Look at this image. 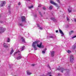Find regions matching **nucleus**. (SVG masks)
<instances>
[{"mask_svg": "<svg viewBox=\"0 0 76 76\" xmlns=\"http://www.w3.org/2000/svg\"><path fill=\"white\" fill-rule=\"evenodd\" d=\"M21 21L23 22H26V18H25V17L23 16H21Z\"/></svg>", "mask_w": 76, "mask_h": 76, "instance_id": "nucleus-4", "label": "nucleus"}, {"mask_svg": "<svg viewBox=\"0 0 76 76\" xmlns=\"http://www.w3.org/2000/svg\"><path fill=\"white\" fill-rule=\"evenodd\" d=\"M20 52L19 50H16V52L14 54V56L15 55V54H17V53L18 54V55L16 58L17 60H19V59H20V58H22V55H21V53H20Z\"/></svg>", "mask_w": 76, "mask_h": 76, "instance_id": "nucleus-2", "label": "nucleus"}, {"mask_svg": "<svg viewBox=\"0 0 76 76\" xmlns=\"http://www.w3.org/2000/svg\"><path fill=\"white\" fill-rule=\"evenodd\" d=\"M38 13L39 15H40L41 17H42V14H41V12H39Z\"/></svg>", "mask_w": 76, "mask_h": 76, "instance_id": "nucleus-23", "label": "nucleus"}, {"mask_svg": "<svg viewBox=\"0 0 76 76\" xmlns=\"http://www.w3.org/2000/svg\"><path fill=\"white\" fill-rule=\"evenodd\" d=\"M14 51H13V50H12L11 51V52L10 53V54H12L13 53V52Z\"/></svg>", "mask_w": 76, "mask_h": 76, "instance_id": "nucleus-26", "label": "nucleus"}, {"mask_svg": "<svg viewBox=\"0 0 76 76\" xmlns=\"http://www.w3.org/2000/svg\"><path fill=\"white\" fill-rule=\"evenodd\" d=\"M37 26L39 27V29H40V30H42V27H40V25L39 24H37Z\"/></svg>", "mask_w": 76, "mask_h": 76, "instance_id": "nucleus-9", "label": "nucleus"}, {"mask_svg": "<svg viewBox=\"0 0 76 76\" xmlns=\"http://www.w3.org/2000/svg\"><path fill=\"white\" fill-rule=\"evenodd\" d=\"M43 10H45L46 9V8L45 7H43Z\"/></svg>", "mask_w": 76, "mask_h": 76, "instance_id": "nucleus-29", "label": "nucleus"}, {"mask_svg": "<svg viewBox=\"0 0 76 76\" xmlns=\"http://www.w3.org/2000/svg\"><path fill=\"white\" fill-rule=\"evenodd\" d=\"M41 5H38V7H41Z\"/></svg>", "mask_w": 76, "mask_h": 76, "instance_id": "nucleus-35", "label": "nucleus"}, {"mask_svg": "<svg viewBox=\"0 0 76 76\" xmlns=\"http://www.w3.org/2000/svg\"><path fill=\"white\" fill-rule=\"evenodd\" d=\"M46 50H47V49L45 48L43 51H42V53L43 54H44L45 53V51H46Z\"/></svg>", "mask_w": 76, "mask_h": 76, "instance_id": "nucleus-18", "label": "nucleus"}, {"mask_svg": "<svg viewBox=\"0 0 76 76\" xmlns=\"http://www.w3.org/2000/svg\"><path fill=\"white\" fill-rule=\"evenodd\" d=\"M67 52L68 53H69V54H70L71 53V51L70 50H68L67 51Z\"/></svg>", "mask_w": 76, "mask_h": 76, "instance_id": "nucleus-28", "label": "nucleus"}, {"mask_svg": "<svg viewBox=\"0 0 76 76\" xmlns=\"http://www.w3.org/2000/svg\"><path fill=\"white\" fill-rule=\"evenodd\" d=\"M50 3H51V4H54V5H55V6H56V7H58V5L57 4L55 3L53 1H50Z\"/></svg>", "mask_w": 76, "mask_h": 76, "instance_id": "nucleus-7", "label": "nucleus"}, {"mask_svg": "<svg viewBox=\"0 0 76 76\" xmlns=\"http://www.w3.org/2000/svg\"><path fill=\"white\" fill-rule=\"evenodd\" d=\"M58 76H60V75H61L60 73H58Z\"/></svg>", "mask_w": 76, "mask_h": 76, "instance_id": "nucleus-38", "label": "nucleus"}, {"mask_svg": "<svg viewBox=\"0 0 76 76\" xmlns=\"http://www.w3.org/2000/svg\"><path fill=\"white\" fill-rule=\"evenodd\" d=\"M72 48L74 50L76 48V45H73L72 47Z\"/></svg>", "mask_w": 76, "mask_h": 76, "instance_id": "nucleus-22", "label": "nucleus"}, {"mask_svg": "<svg viewBox=\"0 0 76 76\" xmlns=\"http://www.w3.org/2000/svg\"><path fill=\"white\" fill-rule=\"evenodd\" d=\"M51 20H52L54 22H56V19L54 18H51Z\"/></svg>", "mask_w": 76, "mask_h": 76, "instance_id": "nucleus-16", "label": "nucleus"}, {"mask_svg": "<svg viewBox=\"0 0 76 76\" xmlns=\"http://www.w3.org/2000/svg\"><path fill=\"white\" fill-rule=\"evenodd\" d=\"M48 68H49V69H51V67L49 65H48Z\"/></svg>", "mask_w": 76, "mask_h": 76, "instance_id": "nucleus-31", "label": "nucleus"}, {"mask_svg": "<svg viewBox=\"0 0 76 76\" xmlns=\"http://www.w3.org/2000/svg\"><path fill=\"white\" fill-rule=\"evenodd\" d=\"M74 32V31L73 30H71L70 31V32L69 33L70 35H71L72 33Z\"/></svg>", "mask_w": 76, "mask_h": 76, "instance_id": "nucleus-19", "label": "nucleus"}, {"mask_svg": "<svg viewBox=\"0 0 76 76\" xmlns=\"http://www.w3.org/2000/svg\"><path fill=\"white\" fill-rule=\"evenodd\" d=\"M49 38H53L54 37H53V36H51L49 37Z\"/></svg>", "mask_w": 76, "mask_h": 76, "instance_id": "nucleus-27", "label": "nucleus"}, {"mask_svg": "<svg viewBox=\"0 0 76 76\" xmlns=\"http://www.w3.org/2000/svg\"><path fill=\"white\" fill-rule=\"evenodd\" d=\"M4 46L5 48H8V46L5 44H4Z\"/></svg>", "mask_w": 76, "mask_h": 76, "instance_id": "nucleus-20", "label": "nucleus"}, {"mask_svg": "<svg viewBox=\"0 0 76 76\" xmlns=\"http://www.w3.org/2000/svg\"><path fill=\"white\" fill-rule=\"evenodd\" d=\"M6 2L4 1H2L1 2V4L0 5V7H3V6H4Z\"/></svg>", "mask_w": 76, "mask_h": 76, "instance_id": "nucleus-6", "label": "nucleus"}, {"mask_svg": "<svg viewBox=\"0 0 76 76\" xmlns=\"http://www.w3.org/2000/svg\"><path fill=\"white\" fill-rule=\"evenodd\" d=\"M6 28H1L0 29V33L1 34V33L4 32Z\"/></svg>", "mask_w": 76, "mask_h": 76, "instance_id": "nucleus-5", "label": "nucleus"}, {"mask_svg": "<svg viewBox=\"0 0 76 76\" xmlns=\"http://www.w3.org/2000/svg\"><path fill=\"white\" fill-rule=\"evenodd\" d=\"M21 39L22 42L24 43L25 42V39L23 38V37H22Z\"/></svg>", "mask_w": 76, "mask_h": 76, "instance_id": "nucleus-14", "label": "nucleus"}, {"mask_svg": "<svg viewBox=\"0 0 76 76\" xmlns=\"http://www.w3.org/2000/svg\"><path fill=\"white\" fill-rule=\"evenodd\" d=\"M62 35H61V37H63V35H63L62 34H61Z\"/></svg>", "mask_w": 76, "mask_h": 76, "instance_id": "nucleus-43", "label": "nucleus"}, {"mask_svg": "<svg viewBox=\"0 0 76 76\" xmlns=\"http://www.w3.org/2000/svg\"><path fill=\"white\" fill-rule=\"evenodd\" d=\"M20 2H19L18 4V5H20Z\"/></svg>", "mask_w": 76, "mask_h": 76, "instance_id": "nucleus-39", "label": "nucleus"}, {"mask_svg": "<svg viewBox=\"0 0 76 76\" xmlns=\"http://www.w3.org/2000/svg\"><path fill=\"white\" fill-rule=\"evenodd\" d=\"M31 66H35V64H32V65H31Z\"/></svg>", "mask_w": 76, "mask_h": 76, "instance_id": "nucleus-33", "label": "nucleus"}, {"mask_svg": "<svg viewBox=\"0 0 76 76\" xmlns=\"http://www.w3.org/2000/svg\"><path fill=\"white\" fill-rule=\"evenodd\" d=\"M48 74L49 75H51V72H48Z\"/></svg>", "mask_w": 76, "mask_h": 76, "instance_id": "nucleus-37", "label": "nucleus"}, {"mask_svg": "<svg viewBox=\"0 0 76 76\" xmlns=\"http://www.w3.org/2000/svg\"><path fill=\"white\" fill-rule=\"evenodd\" d=\"M76 36H74L72 37V39H73V38H76Z\"/></svg>", "mask_w": 76, "mask_h": 76, "instance_id": "nucleus-30", "label": "nucleus"}, {"mask_svg": "<svg viewBox=\"0 0 76 76\" xmlns=\"http://www.w3.org/2000/svg\"><path fill=\"white\" fill-rule=\"evenodd\" d=\"M60 70V69L59 68H57V70Z\"/></svg>", "mask_w": 76, "mask_h": 76, "instance_id": "nucleus-36", "label": "nucleus"}, {"mask_svg": "<svg viewBox=\"0 0 76 76\" xmlns=\"http://www.w3.org/2000/svg\"><path fill=\"white\" fill-rule=\"evenodd\" d=\"M18 26H23V24L22 23H18Z\"/></svg>", "mask_w": 76, "mask_h": 76, "instance_id": "nucleus-13", "label": "nucleus"}, {"mask_svg": "<svg viewBox=\"0 0 76 76\" xmlns=\"http://www.w3.org/2000/svg\"><path fill=\"white\" fill-rule=\"evenodd\" d=\"M65 70H67L66 69H64L63 68H61V72H63V71H64Z\"/></svg>", "mask_w": 76, "mask_h": 76, "instance_id": "nucleus-8", "label": "nucleus"}, {"mask_svg": "<svg viewBox=\"0 0 76 76\" xmlns=\"http://www.w3.org/2000/svg\"><path fill=\"white\" fill-rule=\"evenodd\" d=\"M1 22V21H0V22Z\"/></svg>", "mask_w": 76, "mask_h": 76, "instance_id": "nucleus-47", "label": "nucleus"}, {"mask_svg": "<svg viewBox=\"0 0 76 76\" xmlns=\"http://www.w3.org/2000/svg\"><path fill=\"white\" fill-rule=\"evenodd\" d=\"M49 76H51V75H50Z\"/></svg>", "mask_w": 76, "mask_h": 76, "instance_id": "nucleus-46", "label": "nucleus"}, {"mask_svg": "<svg viewBox=\"0 0 76 76\" xmlns=\"http://www.w3.org/2000/svg\"><path fill=\"white\" fill-rule=\"evenodd\" d=\"M74 20H75V21L76 22V19H74Z\"/></svg>", "mask_w": 76, "mask_h": 76, "instance_id": "nucleus-42", "label": "nucleus"}, {"mask_svg": "<svg viewBox=\"0 0 76 76\" xmlns=\"http://www.w3.org/2000/svg\"><path fill=\"white\" fill-rule=\"evenodd\" d=\"M56 1H58V3H60V1L59 0H56Z\"/></svg>", "mask_w": 76, "mask_h": 76, "instance_id": "nucleus-34", "label": "nucleus"}, {"mask_svg": "<svg viewBox=\"0 0 76 76\" xmlns=\"http://www.w3.org/2000/svg\"><path fill=\"white\" fill-rule=\"evenodd\" d=\"M73 56L72 55H71L70 56V62L72 63L73 62L74 58Z\"/></svg>", "mask_w": 76, "mask_h": 76, "instance_id": "nucleus-3", "label": "nucleus"}, {"mask_svg": "<svg viewBox=\"0 0 76 76\" xmlns=\"http://www.w3.org/2000/svg\"><path fill=\"white\" fill-rule=\"evenodd\" d=\"M9 7H10V6H8Z\"/></svg>", "mask_w": 76, "mask_h": 76, "instance_id": "nucleus-45", "label": "nucleus"}, {"mask_svg": "<svg viewBox=\"0 0 76 76\" xmlns=\"http://www.w3.org/2000/svg\"><path fill=\"white\" fill-rule=\"evenodd\" d=\"M58 30L56 31V33H57V32H58Z\"/></svg>", "mask_w": 76, "mask_h": 76, "instance_id": "nucleus-41", "label": "nucleus"}, {"mask_svg": "<svg viewBox=\"0 0 76 76\" xmlns=\"http://www.w3.org/2000/svg\"><path fill=\"white\" fill-rule=\"evenodd\" d=\"M40 42L39 41H37L33 42L32 44V46L34 48L35 50H37V48L36 47L37 45V47H39V48H44V46H42V42H41L39 44ZM36 44L37 45H36Z\"/></svg>", "mask_w": 76, "mask_h": 76, "instance_id": "nucleus-1", "label": "nucleus"}, {"mask_svg": "<svg viewBox=\"0 0 76 76\" xmlns=\"http://www.w3.org/2000/svg\"><path fill=\"white\" fill-rule=\"evenodd\" d=\"M59 31L61 34H62V35H64V33H63V31H62L61 29H59Z\"/></svg>", "mask_w": 76, "mask_h": 76, "instance_id": "nucleus-12", "label": "nucleus"}, {"mask_svg": "<svg viewBox=\"0 0 76 76\" xmlns=\"http://www.w3.org/2000/svg\"><path fill=\"white\" fill-rule=\"evenodd\" d=\"M68 10L69 13L72 12V8L69 7V9H68Z\"/></svg>", "mask_w": 76, "mask_h": 76, "instance_id": "nucleus-11", "label": "nucleus"}, {"mask_svg": "<svg viewBox=\"0 0 76 76\" xmlns=\"http://www.w3.org/2000/svg\"><path fill=\"white\" fill-rule=\"evenodd\" d=\"M24 48H25V46H23L22 48H20V50L21 51H23L24 50Z\"/></svg>", "mask_w": 76, "mask_h": 76, "instance_id": "nucleus-17", "label": "nucleus"}, {"mask_svg": "<svg viewBox=\"0 0 76 76\" xmlns=\"http://www.w3.org/2000/svg\"><path fill=\"white\" fill-rule=\"evenodd\" d=\"M34 17H37V15H34Z\"/></svg>", "mask_w": 76, "mask_h": 76, "instance_id": "nucleus-40", "label": "nucleus"}, {"mask_svg": "<svg viewBox=\"0 0 76 76\" xmlns=\"http://www.w3.org/2000/svg\"><path fill=\"white\" fill-rule=\"evenodd\" d=\"M66 19L67 20H70V19H69V18H68V17H66Z\"/></svg>", "mask_w": 76, "mask_h": 76, "instance_id": "nucleus-32", "label": "nucleus"}, {"mask_svg": "<svg viewBox=\"0 0 76 76\" xmlns=\"http://www.w3.org/2000/svg\"><path fill=\"white\" fill-rule=\"evenodd\" d=\"M28 7V9H32V8L34 7V6H31L30 7Z\"/></svg>", "mask_w": 76, "mask_h": 76, "instance_id": "nucleus-21", "label": "nucleus"}, {"mask_svg": "<svg viewBox=\"0 0 76 76\" xmlns=\"http://www.w3.org/2000/svg\"><path fill=\"white\" fill-rule=\"evenodd\" d=\"M7 42H10V39H9V38H7Z\"/></svg>", "mask_w": 76, "mask_h": 76, "instance_id": "nucleus-24", "label": "nucleus"}, {"mask_svg": "<svg viewBox=\"0 0 76 76\" xmlns=\"http://www.w3.org/2000/svg\"><path fill=\"white\" fill-rule=\"evenodd\" d=\"M51 56L52 57H53V56H54V51H53L51 53Z\"/></svg>", "mask_w": 76, "mask_h": 76, "instance_id": "nucleus-15", "label": "nucleus"}, {"mask_svg": "<svg viewBox=\"0 0 76 76\" xmlns=\"http://www.w3.org/2000/svg\"><path fill=\"white\" fill-rule=\"evenodd\" d=\"M26 72L28 75H31V73H30V72H29V71L27 70Z\"/></svg>", "mask_w": 76, "mask_h": 76, "instance_id": "nucleus-10", "label": "nucleus"}, {"mask_svg": "<svg viewBox=\"0 0 76 76\" xmlns=\"http://www.w3.org/2000/svg\"><path fill=\"white\" fill-rule=\"evenodd\" d=\"M52 8H53V6H51L49 7L50 10H51V9H52Z\"/></svg>", "mask_w": 76, "mask_h": 76, "instance_id": "nucleus-25", "label": "nucleus"}, {"mask_svg": "<svg viewBox=\"0 0 76 76\" xmlns=\"http://www.w3.org/2000/svg\"><path fill=\"white\" fill-rule=\"evenodd\" d=\"M26 0L27 1H30V0Z\"/></svg>", "mask_w": 76, "mask_h": 76, "instance_id": "nucleus-44", "label": "nucleus"}]
</instances>
